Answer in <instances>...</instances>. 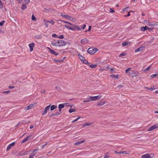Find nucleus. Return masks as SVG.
<instances>
[{"label": "nucleus", "mask_w": 158, "mask_h": 158, "mask_svg": "<svg viewBox=\"0 0 158 158\" xmlns=\"http://www.w3.org/2000/svg\"><path fill=\"white\" fill-rule=\"evenodd\" d=\"M35 44L33 43H31L28 44L30 51L31 52L33 50V48L35 46Z\"/></svg>", "instance_id": "6e6552de"}, {"label": "nucleus", "mask_w": 158, "mask_h": 158, "mask_svg": "<svg viewBox=\"0 0 158 158\" xmlns=\"http://www.w3.org/2000/svg\"><path fill=\"white\" fill-rule=\"evenodd\" d=\"M82 62L85 64H87L88 65L89 64V63L87 60H85V59Z\"/></svg>", "instance_id": "2f4dec72"}, {"label": "nucleus", "mask_w": 158, "mask_h": 158, "mask_svg": "<svg viewBox=\"0 0 158 158\" xmlns=\"http://www.w3.org/2000/svg\"><path fill=\"white\" fill-rule=\"evenodd\" d=\"M130 12H128V14H127V15L126 16H130Z\"/></svg>", "instance_id": "e2e57ef3"}, {"label": "nucleus", "mask_w": 158, "mask_h": 158, "mask_svg": "<svg viewBox=\"0 0 158 158\" xmlns=\"http://www.w3.org/2000/svg\"><path fill=\"white\" fill-rule=\"evenodd\" d=\"M105 103L106 102L105 101L101 102H99L97 104V105L98 106H101L104 105Z\"/></svg>", "instance_id": "5701e85b"}, {"label": "nucleus", "mask_w": 158, "mask_h": 158, "mask_svg": "<svg viewBox=\"0 0 158 158\" xmlns=\"http://www.w3.org/2000/svg\"><path fill=\"white\" fill-rule=\"evenodd\" d=\"M85 141V140L81 141H78L77 142H76L74 144L76 145H78L81 143H84Z\"/></svg>", "instance_id": "6ab92c4d"}, {"label": "nucleus", "mask_w": 158, "mask_h": 158, "mask_svg": "<svg viewBox=\"0 0 158 158\" xmlns=\"http://www.w3.org/2000/svg\"><path fill=\"white\" fill-rule=\"evenodd\" d=\"M5 21L4 20H2L0 22V26H3V24L5 23Z\"/></svg>", "instance_id": "37998d69"}, {"label": "nucleus", "mask_w": 158, "mask_h": 158, "mask_svg": "<svg viewBox=\"0 0 158 158\" xmlns=\"http://www.w3.org/2000/svg\"><path fill=\"white\" fill-rule=\"evenodd\" d=\"M48 48L50 51V52H51V53L52 54L55 56H57L58 55V53L56 52L54 50H52L49 48Z\"/></svg>", "instance_id": "2eb2a0df"}, {"label": "nucleus", "mask_w": 158, "mask_h": 158, "mask_svg": "<svg viewBox=\"0 0 158 158\" xmlns=\"http://www.w3.org/2000/svg\"><path fill=\"white\" fill-rule=\"evenodd\" d=\"M129 74L132 77H135L138 75V72L135 71H131V72H129Z\"/></svg>", "instance_id": "20e7f679"}, {"label": "nucleus", "mask_w": 158, "mask_h": 158, "mask_svg": "<svg viewBox=\"0 0 158 158\" xmlns=\"http://www.w3.org/2000/svg\"><path fill=\"white\" fill-rule=\"evenodd\" d=\"M31 19L32 20L34 21H36V18L33 15H32L31 16Z\"/></svg>", "instance_id": "c9c22d12"}, {"label": "nucleus", "mask_w": 158, "mask_h": 158, "mask_svg": "<svg viewBox=\"0 0 158 158\" xmlns=\"http://www.w3.org/2000/svg\"><path fill=\"white\" fill-rule=\"evenodd\" d=\"M58 38L60 39H63L64 38V36L63 35H61L58 36Z\"/></svg>", "instance_id": "c03bdc74"}, {"label": "nucleus", "mask_w": 158, "mask_h": 158, "mask_svg": "<svg viewBox=\"0 0 158 158\" xmlns=\"http://www.w3.org/2000/svg\"><path fill=\"white\" fill-rule=\"evenodd\" d=\"M122 154H128L126 152V151H123L122 152Z\"/></svg>", "instance_id": "052dcab7"}, {"label": "nucleus", "mask_w": 158, "mask_h": 158, "mask_svg": "<svg viewBox=\"0 0 158 158\" xmlns=\"http://www.w3.org/2000/svg\"><path fill=\"white\" fill-rule=\"evenodd\" d=\"M110 70L111 73H114L115 72V71L112 68H110Z\"/></svg>", "instance_id": "4c0bfd02"}, {"label": "nucleus", "mask_w": 158, "mask_h": 158, "mask_svg": "<svg viewBox=\"0 0 158 158\" xmlns=\"http://www.w3.org/2000/svg\"><path fill=\"white\" fill-rule=\"evenodd\" d=\"M147 24L149 25V26H155V24H152V23H150L149 22H147Z\"/></svg>", "instance_id": "72a5a7b5"}, {"label": "nucleus", "mask_w": 158, "mask_h": 158, "mask_svg": "<svg viewBox=\"0 0 158 158\" xmlns=\"http://www.w3.org/2000/svg\"><path fill=\"white\" fill-rule=\"evenodd\" d=\"M151 65H150L149 66H148L147 68L145 69L144 70V71H148L150 70V67H151Z\"/></svg>", "instance_id": "e433bc0d"}, {"label": "nucleus", "mask_w": 158, "mask_h": 158, "mask_svg": "<svg viewBox=\"0 0 158 158\" xmlns=\"http://www.w3.org/2000/svg\"><path fill=\"white\" fill-rule=\"evenodd\" d=\"M66 105V103H64V104H60L58 106L59 111H61V109L63 108L64 107V105Z\"/></svg>", "instance_id": "ddd939ff"}, {"label": "nucleus", "mask_w": 158, "mask_h": 158, "mask_svg": "<svg viewBox=\"0 0 158 158\" xmlns=\"http://www.w3.org/2000/svg\"><path fill=\"white\" fill-rule=\"evenodd\" d=\"M110 76L112 78H115L116 79H118L119 77V75L112 74V75H111Z\"/></svg>", "instance_id": "b1692460"}, {"label": "nucleus", "mask_w": 158, "mask_h": 158, "mask_svg": "<svg viewBox=\"0 0 158 158\" xmlns=\"http://www.w3.org/2000/svg\"><path fill=\"white\" fill-rule=\"evenodd\" d=\"M77 121V120L76 119H75L73 121H72V123H74V122H76V121Z\"/></svg>", "instance_id": "0e129e2a"}, {"label": "nucleus", "mask_w": 158, "mask_h": 158, "mask_svg": "<svg viewBox=\"0 0 158 158\" xmlns=\"http://www.w3.org/2000/svg\"><path fill=\"white\" fill-rule=\"evenodd\" d=\"M89 99H90V100L91 101H95V98L94 96L93 97V96H89V98H88Z\"/></svg>", "instance_id": "7c9ffc66"}, {"label": "nucleus", "mask_w": 158, "mask_h": 158, "mask_svg": "<svg viewBox=\"0 0 158 158\" xmlns=\"http://www.w3.org/2000/svg\"><path fill=\"white\" fill-rule=\"evenodd\" d=\"M86 26L85 24H84L83 25V26H82V29H83V30L85 28V27Z\"/></svg>", "instance_id": "5fc2aeb1"}, {"label": "nucleus", "mask_w": 158, "mask_h": 158, "mask_svg": "<svg viewBox=\"0 0 158 158\" xmlns=\"http://www.w3.org/2000/svg\"><path fill=\"white\" fill-rule=\"evenodd\" d=\"M30 137L31 136L27 137L23 139L22 141V143H23L27 141L28 140L29 138H30Z\"/></svg>", "instance_id": "a211bd4d"}, {"label": "nucleus", "mask_w": 158, "mask_h": 158, "mask_svg": "<svg viewBox=\"0 0 158 158\" xmlns=\"http://www.w3.org/2000/svg\"><path fill=\"white\" fill-rule=\"evenodd\" d=\"M89 41V40L86 38H84L81 40V43L82 44L87 43Z\"/></svg>", "instance_id": "9b49d317"}, {"label": "nucleus", "mask_w": 158, "mask_h": 158, "mask_svg": "<svg viewBox=\"0 0 158 158\" xmlns=\"http://www.w3.org/2000/svg\"><path fill=\"white\" fill-rule=\"evenodd\" d=\"M130 43V42L126 41L125 42H123L122 44V45L123 47H124L125 46L127 45Z\"/></svg>", "instance_id": "412c9836"}, {"label": "nucleus", "mask_w": 158, "mask_h": 158, "mask_svg": "<svg viewBox=\"0 0 158 158\" xmlns=\"http://www.w3.org/2000/svg\"><path fill=\"white\" fill-rule=\"evenodd\" d=\"M58 40L57 41L54 40L52 42L51 44L53 46H58Z\"/></svg>", "instance_id": "dca6fc26"}, {"label": "nucleus", "mask_w": 158, "mask_h": 158, "mask_svg": "<svg viewBox=\"0 0 158 158\" xmlns=\"http://www.w3.org/2000/svg\"><path fill=\"white\" fill-rule=\"evenodd\" d=\"M125 55V54L124 53H122L120 54L119 55V56L120 57H122L123 56H124Z\"/></svg>", "instance_id": "de8ad7c7"}, {"label": "nucleus", "mask_w": 158, "mask_h": 158, "mask_svg": "<svg viewBox=\"0 0 158 158\" xmlns=\"http://www.w3.org/2000/svg\"><path fill=\"white\" fill-rule=\"evenodd\" d=\"M131 69V68H129L126 69L125 70L126 73H129V72H131V71H130Z\"/></svg>", "instance_id": "f704fd0d"}, {"label": "nucleus", "mask_w": 158, "mask_h": 158, "mask_svg": "<svg viewBox=\"0 0 158 158\" xmlns=\"http://www.w3.org/2000/svg\"><path fill=\"white\" fill-rule=\"evenodd\" d=\"M157 76H158V73H156L150 76V77L152 78L156 77Z\"/></svg>", "instance_id": "a878e982"}, {"label": "nucleus", "mask_w": 158, "mask_h": 158, "mask_svg": "<svg viewBox=\"0 0 158 158\" xmlns=\"http://www.w3.org/2000/svg\"><path fill=\"white\" fill-rule=\"evenodd\" d=\"M47 143H46L44 145H43L41 147V148L42 149H43L44 147L47 145Z\"/></svg>", "instance_id": "49530a36"}, {"label": "nucleus", "mask_w": 158, "mask_h": 158, "mask_svg": "<svg viewBox=\"0 0 158 158\" xmlns=\"http://www.w3.org/2000/svg\"><path fill=\"white\" fill-rule=\"evenodd\" d=\"M30 0H24V2L26 4H28L30 2Z\"/></svg>", "instance_id": "79ce46f5"}, {"label": "nucleus", "mask_w": 158, "mask_h": 158, "mask_svg": "<svg viewBox=\"0 0 158 158\" xmlns=\"http://www.w3.org/2000/svg\"><path fill=\"white\" fill-rule=\"evenodd\" d=\"M38 149L39 148H37L36 149H34L33 150L32 152L30 155L29 158H33V157L35 156L37 152L38 151Z\"/></svg>", "instance_id": "39448f33"}, {"label": "nucleus", "mask_w": 158, "mask_h": 158, "mask_svg": "<svg viewBox=\"0 0 158 158\" xmlns=\"http://www.w3.org/2000/svg\"><path fill=\"white\" fill-rule=\"evenodd\" d=\"M64 27L68 28V29H69V25H65L64 26Z\"/></svg>", "instance_id": "bf43d9fd"}, {"label": "nucleus", "mask_w": 158, "mask_h": 158, "mask_svg": "<svg viewBox=\"0 0 158 158\" xmlns=\"http://www.w3.org/2000/svg\"><path fill=\"white\" fill-rule=\"evenodd\" d=\"M78 55L81 61H82L85 59L84 57L82 56L81 55L80 53H78Z\"/></svg>", "instance_id": "f3484780"}, {"label": "nucleus", "mask_w": 158, "mask_h": 158, "mask_svg": "<svg viewBox=\"0 0 158 158\" xmlns=\"http://www.w3.org/2000/svg\"><path fill=\"white\" fill-rule=\"evenodd\" d=\"M91 29V26H89V29L87 30L88 31H89Z\"/></svg>", "instance_id": "6e6d98bb"}, {"label": "nucleus", "mask_w": 158, "mask_h": 158, "mask_svg": "<svg viewBox=\"0 0 158 158\" xmlns=\"http://www.w3.org/2000/svg\"><path fill=\"white\" fill-rule=\"evenodd\" d=\"M56 108H57L56 106L53 105L51 106V107L50 109H51V110H54L55 109H56Z\"/></svg>", "instance_id": "c85d7f7f"}, {"label": "nucleus", "mask_w": 158, "mask_h": 158, "mask_svg": "<svg viewBox=\"0 0 158 158\" xmlns=\"http://www.w3.org/2000/svg\"><path fill=\"white\" fill-rule=\"evenodd\" d=\"M77 110V109L74 107L73 104L70 105V113L75 112Z\"/></svg>", "instance_id": "0eeeda50"}, {"label": "nucleus", "mask_w": 158, "mask_h": 158, "mask_svg": "<svg viewBox=\"0 0 158 158\" xmlns=\"http://www.w3.org/2000/svg\"><path fill=\"white\" fill-rule=\"evenodd\" d=\"M88 66H89V67L91 68H95L97 67V64H89L88 65Z\"/></svg>", "instance_id": "aec40b11"}, {"label": "nucleus", "mask_w": 158, "mask_h": 158, "mask_svg": "<svg viewBox=\"0 0 158 158\" xmlns=\"http://www.w3.org/2000/svg\"><path fill=\"white\" fill-rule=\"evenodd\" d=\"M70 30L73 31H79L81 30V28L76 26L74 25L73 27L70 26Z\"/></svg>", "instance_id": "423d86ee"}, {"label": "nucleus", "mask_w": 158, "mask_h": 158, "mask_svg": "<svg viewBox=\"0 0 158 158\" xmlns=\"http://www.w3.org/2000/svg\"><path fill=\"white\" fill-rule=\"evenodd\" d=\"M59 21H60L61 22H63L65 23H69L67 22H66V21H62V20H59Z\"/></svg>", "instance_id": "13d9d810"}, {"label": "nucleus", "mask_w": 158, "mask_h": 158, "mask_svg": "<svg viewBox=\"0 0 158 158\" xmlns=\"http://www.w3.org/2000/svg\"><path fill=\"white\" fill-rule=\"evenodd\" d=\"M10 91L9 90H8L5 91H4L2 92L3 94H8L10 93Z\"/></svg>", "instance_id": "a18cd8bd"}, {"label": "nucleus", "mask_w": 158, "mask_h": 158, "mask_svg": "<svg viewBox=\"0 0 158 158\" xmlns=\"http://www.w3.org/2000/svg\"><path fill=\"white\" fill-rule=\"evenodd\" d=\"M50 105L46 106L45 109V110L47 111L48 110H49L50 108Z\"/></svg>", "instance_id": "58836bf2"}, {"label": "nucleus", "mask_w": 158, "mask_h": 158, "mask_svg": "<svg viewBox=\"0 0 158 158\" xmlns=\"http://www.w3.org/2000/svg\"><path fill=\"white\" fill-rule=\"evenodd\" d=\"M81 117L80 116H78V117L77 118H76V119L77 121L78 119H79L80 118H81Z\"/></svg>", "instance_id": "69168bd1"}, {"label": "nucleus", "mask_w": 158, "mask_h": 158, "mask_svg": "<svg viewBox=\"0 0 158 158\" xmlns=\"http://www.w3.org/2000/svg\"><path fill=\"white\" fill-rule=\"evenodd\" d=\"M48 23H49L51 24H54L55 23V22L54 21L51 20L49 21H48Z\"/></svg>", "instance_id": "ea45409f"}, {"label": "nucleus", "mask_w": 158, "mask_h": 158, "mask_svg": "<svg viewBox=\"0 0 158 158\" xmlns=\"http://www.w3.org/2000/svg\"><path fill=\"white\" fill-rule=\"evenodd\" d=\"M52 37L54 38H58V35H57L56 34H52Z\"/></svg>", "instance_id": "a19ab883"}, {"label": "nucleus", "mask_w": 158, "mask_h": 158, "mask_svg": "<svg viewBox=\"0 0 158 158\" xmlns=\"http://www.w3.org/2000/svg\"><path fill=\"white\" fill-rule=\"evenodd\" d=\"M108 157H109L108 156L106 155L104 156V157L103 158H108Z\"/></svg>", "instance_id": "774afa93"}, {"label": "nucleus", "mask_w": 158, "mask_h": 158, "mask_svg": "<svg viewBox=\"0 0 158 158\" xmlns=\"http://www.w3.org/2000/svg\"><path fill=\"white\" fill-rule=\"evenodd\" d=\"M58 46H64L67 44V43L65 41L62 40H58Z\"/></svg>", "instance_id": "7ed1b4c3"}, {"label": "nucleus", "mask_w": 158, "mask_h": 158, "mask_svg": "<svg viewBox=\"0 0 158 158\" xmlns=\"http://www.w3.org/2000/svg\"><path fill=\"white\" fill-rule=\"evenodd\" d=\"M109 11L111 13H113L114 12V11L111 8L110 9Z\"/></svg>", "instance_id": "8fccbe9b"}, {"label": "nucleus", "mask_w": 158, "mask_h": 158, "mask_svg": "<svg viewBox=\"0 0 158 158\" xmlns=\"http://www.w3.org/2000/svg\"><path fill=\"white\" fill-rule=\"evenodd\" d=\"M54 60L56 62V63H57V62H59V61H61V60H55V59H54Z\"/></svg>", "instance_id": "4d7b16f0"}, {"label": "nucleus", "mask_w": 158, "mask_h": 158, "mask_svg": "<svg viewBox=\"0 0 158 158\" xmlns=\"http://www.w3.org/2000/svg\"><path fill=\"white\" fill-rule=\"evenodd\" d=\"M143 46H141L137 49H136L135 50V52H139L143 50Z\"/></svg>", "instance_id": "f8f14e48"}, {"label": "nucleus", "mask_w": 158, "mask_h": 158, "mask_svg": "<svg viewBox=\"0 0 158 158\" xmlns=\"http://www.w3.org/2000/svg\"><path fill=\"white\" fill-rule=\"evenodd\" d=\"M9 88L10 89H13L15 88V87L13 86H9Z\"/></svg>", "instance_id": "864d4df0"}, {"label": "nucleus", "mask_w": 158, "mask_h": 158, "mask_svg": "<svg viewBox=\"0 0 158 158\" xmlns=\"http://www.w3.org/2000/svg\"><path fill=\"white\" fill-rule=\"evenodd\" d=\"M157 126L156 125H153L151 127L148 129V131H151L153 130V129H154L156 128H157Z\"/></svg>", "instance_id": "4468645a"}, {"label": "nucleus", "mask_w": 158, "mask_h": 158, "mask_svg": "<svg viewBox=\"0 0 158 158\" xmlns=\"http://www.w3.org/2000/svg\"><path fill=\"white\" fill-rule=\"evenodd\" d=\"M123 86V85H118L117 87L119 88H121Z\"/></svg>", "instance_id": "603ef678"}, {"label": "nucleus", "mask_w": 158, "mask_h": 158, "mask_svg": "<svg viewBox=\"0 0 158 158\" xmlns=\"http://www.w3.org/2000/svg\"><path fill=\"white\" fill-rule=\"evenodd\" d=\"M147 28H148V27L147 26H146L144 27H141V28L140 30L142 31H144L146 30L147 29H148Z\"/></svg>", "instance_id": "4be33fe9"}, {"label": "nucleus", "mask_w": 158, "mask_h": 158, "mask_svg": "<svg viewBox=\"0 0 158 158\" xmlns=\"http://www.w3.org/2000/svg\"><path fill=\"white\" fill-rule=\"evenodd\" d=\"M95 100H96L98 99H99L101 98V96L100 95H98L97 96H94Z\"/></svg>", "instance_id": "473e14b6"}, {"label": "nucleus", "mask_w": 158, "mask_h": 158, "mask_svg": "<svg viewBox=\"0 0 158 158\" xmlns=\"http://www.w3.org/2000/svg\"><path fill=\"white\" fill-rule=\"evenodd\" d=\"M129 8V7H126L124 9V10H123V11H126V10H127Z\"/></svg>", "instance_id": "680f3d73"}, {"label": "nucleus", "mask_w": 158, "mask_h": 158, "mask_svg": "<svg viewBox=\"0 0 158 158\" xmlns=\"http://www.w3.org/2000/svg\"><path fill=\"white\" fill-rule=\"evenodd\" d=\"M90 101V100H84L83 101V102H89Z\"/></svg>", "instance_id": "3c124183"}, {"label": "nucleus", "mask_w": 158, "mask_h": 158, "mask_svg": "<svg viewBox=\"0 0 158 158\" xmlns=\"http://www.w3.org/2000/svg\"><path fill=\"white\" fill-rule=\"evenodd\" d=\"M154 156L153 154L147 153L141 156L142 158H152Z\"/></svg>", "instance_id": "f03ea898"}, {"label": "nucleus", "mask_w": 158, "mask_h": 158, "mask_svg": "<svg viewBox=\"0 0 158 158\" xmlns=\"http://www.w3.org/2000/svg\"><path fill=\"white\" fill-rule=\"evenodd\" d=\"M92 123H86L85 124H83L82 126L83 127H85L86 126H90L92 124Z\"/></svg>", "instance_id": "393cba45"}, {"label": "nucleus", "mask_w": 158, "mask_h": 158, "mask_svg": "<svg viewBox=\"0 0 158 158\" xmlns=\"http://www.w3.org/2000/svg\"><path fill=\"white\" fill-rule=\"evenodd\" d=\"M61 15L64 18L66 19H69V16L68 15H63V14H61Z\"/></svg>", "instance_id": "bb28decb"}, {"label": "nucleus", "mask_w": 158, "mask_h": 158, "mask_svg": "<svg viewBox=\"0 0 158 158\" xmlns=\"http://www.w3.org/2000/svg\"><path fill=\"white\" fill-rule=\"evenodd\" d=\"M47 111L45 110L44 111L43 113L42 114L43 115H45L47 114Z\"/></svg>", "instance_id": "09e8293b"}, {"label": "nucleus", "mask_w": 158, "mask_h": 158, "mask_svg": "<svg viewBox=\"0 0 158 158\" xmlns=\"http://www.w3.org/2000/svg\"><path fill=\"white\" fill-rule=\"evenodd\" d=\"M27 8V6H26V4H23L22 5L21 9L23 10H24Z\"/></svg>", "instance_id": "cd10ccee"}, {"label": "nucleus", "mask_w": 158, "mask_h": 158, "mask_svg": "<svg viewBox=\"0 0 158 158\" xmlns=\"http://www.w3.org/2000/svg\"><path fill=\"white\" fill-rule=\"evenodd\" d=\"M15 143L14 142L9 144L6 150L9 151V150H10V149L13 146L15 145Z\"/></svg>", "instance_id": "1a4fd4ad"}, {"label": "nucleus", "mask_w": 158, "mask_h": 158, "mask_svg": "<svg viewBox=\"0 0 158 158\" xmlns=\"http://www.w3.org/2000/svg\"><path fill=\"white\" fill-rule=\"evenodd\" d=\"M44 25L45 27H48V21L44 20Z\"/></svg>", "instance_id": "c756f323"}, {"label": "nucleus", "mask_w": 158, "mask_h": 158, "mask_svg": "<svg viewBox=\"0 0 158 158\" xmlns=\"http://www.w3.org/2000/svg\"><path fill=\"white\" fill-rule=\"evenodd\" d=\"M33 107V104H31L28 106L25 107L24 110H27L32 109Z\"/></svg>", "instance_id": "9d476101"}, {"label": "nucleus", "mask_w": 158, "mask_h": 158, "mask_svg": "<svg viewBox=\"0 0 158 158\" xmlns=\"http://www.w3.org/2000/svg\"><path fill=\"white\" fill-rule=\"evenodd\" d=\"M98 51L97 48H88L87 50V52L91 54H93Z\"/></svg>", "instance_id": "f257e3e1"}, {"label": "nucleus", "mask_w": 158, "mask_h": 158, "mask_svg": "<svg viewBox=\"0 0 158 158\" xmlns=\"http://www.w3.org/2000/svg\"><path fill=\"white\" fill-rule=\"evenodd\" d=\"M154 89V88L151 87L150 89V90L152 91Z\"/></svg>", "instance_id": "338daca9"}]
</instances>
